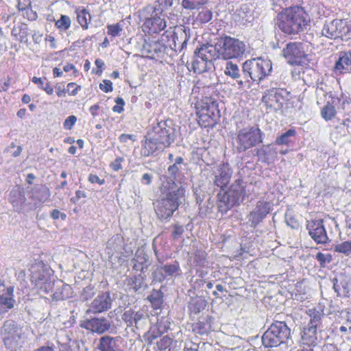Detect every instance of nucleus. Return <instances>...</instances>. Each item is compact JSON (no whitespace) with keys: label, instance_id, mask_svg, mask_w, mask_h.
<instances>
[{"label":"nucleus","instance_id":"680f3d73","mask_svg":"<svg viewBox=\"0 0 351 351\" xmlns=\"http://www.w3.org/2000/svg\"><path fill=\"white\" fill-rule=\"evenodd\" d=\"M116 105L112 107V111L117 113H121L123 110V106L125 105V101L121 97H117L115 99Z\"/></svg>","mask_w":351,"mask_h":351},{"label":"nucleus","instance_id":"c85d7f7f","mask_svg":"<svg viewBox=\"0 0 351 351\" xmlns=\"http://www.w3.org/2000/svg\"><path fill=\"white\" fill-rule=\"evenodd\" d=\"M9 200L16 211L21 212L26 202L24 191L19 188L12 189L10 193Z\"/></svg>","mask_w":351,"mask_h":351},{"label":"nucleus","instance_id":"7ed1b4c3","mask_svg":"<svg viewBox=\"0 0 351 351\" xmlns=\"http://www.w3.org/2000/svg\"><path fill=\"white\" fill-rule=\"evenodd\" d=\"M278 27L285 34H297L308 25L303 10L299 7L285 9L278 14Z\"/></svg>","mask_w":351,"mask_h":351},{"label":"nucleus","instance_id":"9d476101","mask_svg":"<svg viewBox=\"0 0 351 351\" xmlns=\"http://www.w3.org/2000/svg\"><path fill=\"white\" fill-rule=\"evenodd\" d=\"M197 105L199 106L198 108H200V111L198 112L199 114V123H200L201 121L204 123L202 125L204 127L209 125L210 121L217 123L220 117V111L217 101L206 97Z\"/></svg>","mask_w":351,"mask_h":351},{"label":"nucleus","instance_id":"6ab92c4d","mask_svg":"<svg viewBox=\"0 0 351 351\" xmlns=\"http://www.w3.org/2000/svg\"><path fill=\"white\" fill-rule=\"evenodd\" d=\"M333 289L337 296L350 298L351 295V276L341 274L338 278L332 280Z\"/></svg>","mask_w":351,"mask_h":351},{"label":"nucleus","instance_id":"5701e85b","mask_svg":"<svg viewBox=\"0 0 351 351\" xmlns=\"http://www.w3.org/2000/svg\"><path fill=\"white\" fill-rule=\"evenodd\" d=\"M218 48V41L214 45L206 44L197 48L194 52L195 56L213 64V60L221 58Z\"/></svg>","mask_w":351,"mask_h":351},{"label":"nucleus","instance_id":"58836bf2","mask_svg":"<svg viewBox=\"0 0 351 351\" xmlns=\"http://www.w3.org/2000/svg\"><path fill=\"white\" fill-rule=\"evenodd\" d=\"M77 19L83 29L88 28V23L91 21V16L89 12L86 9L76 10Z\"/></svg>","mask_w":351,"mask_h":351},{"label":"nucleus","instance_id":"473e14b6","mask_svg":"<svg viewBox=\"0 0 351 351\" xmlns=\"http://www.w3.org/2000/svg\"><path fill=\"white\" fill-rule=\"evenodd\" d=\"M1 333L3 337L5 336H14L16 335H21V328L12 320H7L4 322Z\"/></svg>","mask_w":351,"mask_h":351},{"label":"nucleus","instance_id":"0e129e2a","mask_svg":"<svg viewBox=\"0 0 351 351\" xmlns=\"http://www.w3.org/2000/svg\"><path fill=\"white\" fill-rule=\"evenodd\" d=\"M77 121V117L74 115H71L69 117H68L64 123H63V125H64V129L66 130H71L73 127V125L75 124Z\"/></svg>","mask_w":351,"mask_h":351},{"label":"nucleus","instance_id":"cd10ccee","mask_svg":"<svg viewBox=\"0 0 351 351\" xmlns=\"http://www.w3.org/2000/svg\"><path fill=\"white\" fill-rule=\"evenodd\" d=\"M165 16L147 19L143 25L144 32L149 34H157L163 30L166 26Z\"/></svg>","mask_w":351,"mask_h":351},{"label":"nucleus","instance_id":"6e6d98bb","mask_svg":"<svg viewBox=\"0 0 351 351\" xmlns=\"http://www.w3.org/2000/svg\"><path fill=\"white\" fill-rule=\"evenodd\" d=\"M134 311L132 310L125 311L122 315L123 321L127 324L128 327L132 328V331H134Z\"/></svg>","mask_w":351,"mask_h":351},{"label":"nucleus","instance_id":"a211bd4d","mask_svg":"<svg viewBox=\"0 0 351 351\" xmlns=\"http://www.w3.org/2000/svg\"><path fill=\"white\" fill-rule=\"evenodd\" d=\"M224 74L235 81L239 88H243L246 86L245 69H241L239 66L232 61H227L224 67Z\"/></svg>","mask_w":351,"mask_h":351},{"label":"nucleus","instance_id":"7c9ffc66","mask_svg":"<svg viewBox=\"0 0 351 351\" xmlns=\"http://www.w3.org/2000/svg\"><path fill=\"white\" fill-rule=\"evenodd\" d=\"M317 328L312 326H305L303 328L302 334V342L304 345L308 346L307 348L315 346L318 343Z\"/></svg>","mask_w":351,"mask_h":351},{"label":"nucleus","instance_id":"bf43d9fd","mask_svg":"<svg viewBox=\"0 0 351 351\" xmlns=\"http://www.w3.org/2000/svg\"><path fill=\"white\" fill-rule=\"evenodd\" d=\"M172 343V339L168 336H165L157 341L156 345L160 350H166Z\"/></svg>","mask_w":351,"mask_h":351},{"label":"nucleus","instance_id":"f8f14e48","mask_svg":"<svg viewBox=\"0 0 351 351\" xmlns=\"http://www.w3.org/2000/svg\"><path fill=\"white\" fill-rule=\"evenodd\" d=\"M272 210L271 202L264 200L258 201L254 210L247 217L250 227L256 228Z\"/></svg>","mask_w":351,"mask_h":351},{"label":"nucleus","instance_id":"774afa93","mask_svg":"<svg viewBox=\"0 0 351 351\" xmlns=\"http://www.w3.org/2000/svg\"><path fill=\"white\" fill-rule=\"evenodd\" d=\"M81 89V87L80 86L76 85L73 82H70L67 84V93L70 95H75L77 94L78 91Z\"/></svg>","mask_w":351,"mask_h":351},{"label":"nucleus","instance_id":"f704fd0d","mask_svg":"<svg viewBox=\"0 0 351 351\" xmlns=\"http://www.w3.org/2000/svg\"><path fill=\"white\" fill-rule=\"evenodd\" d=\"M12 35L19 37L18 40L21 43H27L28 40V28L25 23H19L14 25L12 29Z\"/></svg>","mask_w":351,"mask_h":351},{"label":"nucleus","instance_id":"603ef678","mask_svg":"<svg viewBox=\"0 0 351 351\" xmlns=\"http://www.w3.org/2000/svg\"><path fill=\"white\" fill-rule=\"evenodd\" d=\"M336 111L335 107L329 104L324 106L322 109V117L326 121L332 119L335 115Z\"/></svg>","mask_w":351,"mask_h":351},{"label":"nucleus","instance_id":"a18cd8bd","mask_svg":"<svg viewBox=\"0 0 351 351\" xmlns=\"http://www.w3.org/2000/svg\"><path fill=\"white\" fill-rule=\"evenodd\" d=\"M21 335H14V336H5L3 337V341L5 347L13 351L15 350L19 345Z\"/></svg>","mask_w":351,"mask_h":351},{"label":"nucleus","instance_id":"37998d69","mask_svg":"<svg viewBox=\"0 0 351 351\" xmlns=\"http://www.w3.org/2000/svg\"><path fill=\"white\" fill-rule=\"evenodd\" d=\"M132 261L138 263L141 265V271H143L145 268L147 269L148 264V256L146 254L143 249L138 248L135 253Z\"/></svg>","mask_w":351,"mask_h":351},{"label":"nucleus","instance_id":"2eb2a0df","mask_svg":"<svg viewBox=\"0 0 351 351\" xmlns=\"http://www.w3.org/2000/svg\"><path fill=\"white\" fill-rule=\"evenodd\" d=\"M306 229L311 239L317 244H326L330 241L322 219L307 221Z\"/></svg>","mask_w":351,"mask_h":351},{"label":"nucleus","instance_id":"1a4fd4ad","mask_svg":"<svg viewBox=\"0 0 351 351\" xmlns=\"http://www.w3.org/2000/svg\"><path fill=\"white\" fill-rule=\"evenodd\" d=\"M265 134L256 126L245 128L237 133L235 142L236 148L239 152H245L247 149L261 143Z\"/></svg>","mask_w":351,"mask_h":351},{"label":"nucleus","instance_id":"20e7f679","mask_svg":"<svg viewBox=\"0 0 351 351\" xmlns=\"http://www.w3.org/2000/svg\"><path fill=\"white\" fill-rule=\"evenodd\" d=\"M245 196V186L243 180L238 179L230 185L228 191H220L217 194L218 210L226 213L234 206L239 205Z\"/></svg>","mask_w":351,"mask_h":351},{"label":"nucleus","instance_id":"72a5a7b5","mask_svg":"<svg viewBox=\"0 0 351 351\" xmlns=\"http://www.w3.org/2000/svg\"><path fill=\"white\" fill-rule=\"evenodd\" d=\"M116 339L110 336H104L100 338L98 349L101 351H119L117 348Z\"/></svg>","mask_w":351,"mask_h":351},{"label":"nucleus","instance_id":"de8ad7c7","mask_svg":"<svg viewBox=\"0 0 351 351\" xmlns=\"http://www.w3.org/2000/svg\"><path fill=\"white\" fill-rule=\"evenodd\" d=\"M296 134V132L293 129H289L285 133L282 134L278 136L275 141L276 145H288L291 141V138L294 137Z\"/></svg>","mask_w":351,"mask_h":351},{"label":"nucleus","instance_id":"c03bdc74","mask_svg":"<svg viewBox=\"0 0 351 351\" xmlns=\"http://www.w3.org/2000/svg\"><path fill=\"white\" fill-rule=\"evenodd\" d=\"M128 285L135 292H141L146 287L144 280L141 275L134 276L128 279Z\"/></svg>","mask_w":351,"mask_h":351},{"label":"nucleus","instance_id":"052dcab7","mask_svg":"<svg viewBox=\"0 0 351 351\" xmlns=\"http://www.w3.org/2000/svg\"><path fill=\"white\" fill-rule=\"evenodd\" d=\"M172 4V0H157L153 5L156 8H160L162 10V14L167 10L168 7H170Z\"/></svg>","mask_w":351,"mask_h":351},{"label":"nucleus","instance_id":"412c9836","mask_svg":"<svg viewBox=\"0 0 351 351\" xmlns=\"http://www.w3.org/2000/svg\"><path fill=\"white\" fill-rule=\"evenodd\" d=\"M112 299L109 292L98 295L91 302L86 313H98L106 311L111 308Z\"/></svg>","mask_w":351,"mask_h":351},{"label":"nucleus","instance_id":"4c0bfd02","mask_svg":"<svg viewBox=\"0 0 351 351\" xmlns=\"http://www.w3.org/2000/svg\"><path fill=\"white\" fill-rule=\"evenodd\" d=\"M308 314L310 317V320L307 324L308 326H312L313 328H319L322 324V319L324 317V314L315 309H309Z\"/></svg>","mask_w":351,"mask_h":351},{"label":"nucleus","instance_id":"423d86ee","mask_svg":"<svg viewBox=\"0 0 351 351\" xmlns=\"http://www.w3.org/2000/svg\"><path fill=\"white\" fill-rule=\"evenodd\" d=\"M245 71L246 86H250L251 81L259 83L268 76L272 71V64L267 58H253L243 63Z\"/></svg>","mask_w":351,"mask_h":351},{"label":"nucleus","instance_id":"79ce46f5","mask_svg":"<svg viewBox=\"0 0 351 351\" xmlns=\"http://www.w3.org/2000/svg\"><path fill=\"white\" fill-rule=\"evenodd\" d=\"M208 3V0H182L181 5L187 10H199Z\"/></svg>","mask_w":351,"mask_h":351},{"label":"nucleus","instance_id":"2f4dec72","mask_svg":"<svg viewBox=\"0 0 351 351\" xmlns=\"http://www.w3.org/2000/svg\"><path fill=\"white\" fill-rule=\"evenodd\" d=\"M123 238L117 234L112 237L106 243V253L112 256L115 253H121L123 249Z\"/></svg>","mask_w":351,"mask_h":351},{"label":"nucleus","instance_id":"69168bd1","mask_svg":"<svg viewBox=\"0 0 351 351\" xmlns=\"http://www.w3.org/2000/svg\"><path fill=\"white\" fill-rule=\"evenodd\" d=\"M99 88L104 93L112 92L113 90L112 83L110 80H103V83H101L99 84Z\"/></svg>","mask_w":351,"mask_h":351},{"label":"nucleus","instance_id":"338daca9","mask_svg":"<svg viewBox=\"0 0 351 351\" xmlns=\"http://www.w3.org/2000/svg\"><path fill=\"white\" fill-rule=\"evenodd\" d=\"M184 231V228L183 226L176 224L173 226V231L172 232V236L174 239H178Z\"/></svg>","mask_w":351,"mask_h":351},{"label":"nucleus","instance_id":"ddd939ff","mask_svg":"<svg viewBox=\"0 0 351 351\" xmlns=\"http://www.w3.org/2000/svg\"><path fill=\"white\" fill-rule=\"evenodd\" d=\"M160 264L156 266L152 273L153 280L162 282L167 278H171L178 275L180 272V264L175 261L172 263H162L158 259Z\"/></svg>","mask_w":351,"mask_h":351},{"label":"nucleus","instance_id":"b1692460","mask_svg":"<svg viewBox=\"0 0 351 351\" xmlns=\"http://www.w3.org/2000/svg\"><path fill=\"white\" fill-rule=\"evenodd\" d=\"M167 47L158 41L145 40L142 47V52L150 58L162 57Z\"/></svg>","mask_w":351,"mask_h":351},{"label":"nucleus","instance_id":"3c124183","mask_svg":"<svg viewBox=\"0 0 351 351\" xmlns=\"http://www.w3.org/2000/svg\"><path fill=\"white\" fill-rule=\"evenodd\" d=\"M213 19V12L210 10H202L197 15L196 22L203 24L210 21Z\"/></svg>","mask_w":351,"mask_h":351},{"label":"nucleus","instance_id":"e433bc0d","mask_svg":"<svg viewBox=\"0 0 351 351\" xmlns=\"http://www.w3.org/2000/svg\"><path fill=\"white\" fill-rule=\"evenodd\" d=\"M147 300L154 310L161 309L163 303V293L160 290L153 289L147 297Z\"/></svg>","mask_w":351,"mask_h":351},{"label":"nucleus","instance_id":"49530a36","mask_svg":"<svg viewBox=\"0 0 351 351\" xmlns=\"http://www.w3.org/2000/svg\"><path fill=\"white\" fill-rule=\"evenodd\" d=\"M32 82L37 84L38 88L45 90L48 95H52L53 93V87L49 84L45 78L34 77Z\"/></svg>","mask_w":351,"mask_h":351},{"label":"nucleus","instance_id":"6e6552de","mask_svg":"<svg viewBox=\"0 0 351 351\" xmlns=\"http://www.w3.org/2000/svg\"><path fill=\"white\" fill-rule=\"evenodd\" d=\"M217 49L221 58L228 60L241 58L246 50V45L237 38L226 36L218 39Z\"/></svg>","mask_w":351,"mask_h":351},{"label":"nucleus","instance_id":"f03ea898","mask_svg":"<svg viewBox=\"0 0 351 351\" xmlns=\"http://www.w3.org/2000/svg\"><path fill=\"white\" fill-rule=\"evenodd\" d=\"M184 196V189L173 183L169 191H164L162 195L154 203L158 217L160 219L170 218L182 203Z\"/></svg>","mask_w":351,"mask_h":351},{"label":"nucleus","instance_id":"a19ab883","mask_svg":"<svg viewBox=\"0 0 351 351\" xmlns=\"http://www.w3.org/2000/svg\"><path fill=\"white\" fill-rule=\"evenodd\" d=\"M213 65L208 61L202 60L195 56V60L193 62L192 66L195 73H202L206 71Z\"/></svg>","mask_w":351,"mask_h":351},{"label":"nucleus","instance_id":"c9c22d12","mask_svg":"<svg viewBox=\"0 0 351 351\" xmlns=\"http://www.w3.org/2000/svg\"><path fill=\"white\" fill-rule=\"evenodd\" d=\"M141 16L144 19L145 21L147 19L160 17L161 16H165V14H162V9L156 8L152 5H149L141 11Z\"/></svg>","mask_w":351,"mask_h":351},{"label":"nucleus","instance_id":"5fc2aeb1","mask_svg":"<svg viewBox=\"0 0 351 351\" xmlns=\"http://www.w3.org/2000/svg\"><path fill=\"white\" fill-rule=\"evenodd\" d=\"M71 24V19L67 15H61L60 19L56 22V27L61 30L68 29Z\"/></svg>","mask_w":351,"mask_h":351},{"label":"nucleus","instance_id":"f3484780","mask_svg":"<svg viewBox=\"0 0 351 351\" xmlns=\"http://www.w3.org/2000/svg\"><path fill=\"white\" fill-rule=\"evenodd\" d=\"M81 327L92 332L103 334L107 332L111 327V322L109 319L101 317L87 319L81 324Z\"/></svg>","mask_w":351,"mask_h":351},{"label":"nucleus","instance_id":"4468645a","mask_svg":"<svg viewBox=\"0 0 351 351\" xmlns=\"http://www.w3.org/2000/svg\"><path fill=\"white\" fill-rule=\"evenodd\" d=\"M283 56L290 64H299L306 57L304 45L300 42L289 43L282 51Z\"/></svg>","mask_w":351,"mask_h":351},{"label":"nucleus","instance_id":"c756f323","mask_svg":"<svg viewBox=\"0 0 351 351\" xmlns=\"http://www.w3.org/2000/svg\"><path fill=\"white\" fill-rule=\"evenodd\" d=\"M53 287H56V290L51 295L53 301L64 300L72 296L73 291L70 285L58 282L57 285L54 284Z\"/></svg>","mask_w":351,"mask_h":351},{"label":"nucleus","instance_id":"39448f33","mask_svg":"<svg viewBox=\"0 0 351 351\" xmlns=\"http://www.w3.org/2000/svg\"><path fill=\"white\" fill-rule=\"evenodd\" d=\"M291 339V329L285 322L274 321L262 336L265 348H276L288 345Z\"/></svg>","mask_w":351,"mask_h":351},{"label":"nucleus","instance_id":"a878e982","mask_svg":"<svg viewBox=\"0 0 351 351\" xmlns=\"http://www.w3.org/2000/svg\"><path fill=\"white\" fill-rule=\"evenodd\" d=\"M232 173V171L228 163L220 165L215 174V185L220 187V191H223L229 183Z\"/></svg>","mask_w":351,"mask_h":351},{"label":"nucleus","instance_id":"9b49d317","mask_svg":"<svg viewBox=\"0 0 351 351\" xmlns=\"http://www.w3.org/2000/svg\"><path fill=\"white\" fill-rule=\"evenodd\" d=\"M284 93L287 94V93L282 89L273 88L267 90L264 93L261 99L267 110H269L270 112L281 110L283 104L287 100L284 96Z\"/></svg>","mask_w":351,"mask_h":351},{"label":"nucleus","instance_id":"ea45409f","mask_svg":"<svg viewBox=\"0 0 351 351\" xmlns=\"http://www.w3.org/2000/svg\"><path fill=\"white\" fill-rule=\"evenodd\" d=\"M149 316L142 311H134V328L143 329L147 322Z\"/></svg>","mask_w":351,"mask_h":351},{"label":"nucleus","instance_id":"13d9d810","mask_svg":"<svg viewBox=\"0 0 351 351\" xmlns=\"http://www.w3.org/2000/svg\"><path fill=\"white\" fill-rule=\"evenodd\" d=\"M316 260L319 262L321 267H324L326 263L332 261V256L330 254H323L318 252L315 256Z\"/></svg>","mask_w":351,"mask_h":351},{"label":"nucleus","instance_id":"4be33fe9","mask_svg":"<svg viewBox=\"0 0 351 351\" xmlns=\"http://www.w3.org/2000/svg\"><path fill=\"white\" fill-rule=\"evenodd\" d=\"M254 152V156L258 157V160L267 165L274 163L278 154L276 148L272 144L264 145L255 149Z\"/></svg>","mask_w":351,"mask_h":351},{"label":"nucleus","instance_id":"e2e57ef3","mask_svg":"<svg viewBox=\"0 0 351 351\" xmlns=\"http://www.w3.org/2000/svg\"><path fill=\"white\" fill-rule=\"evenodd\" d=\"M22 151L21 146H16L14 143H12L8 148L7 152L10 153L13 157L19 156Z\"/></svg>","mask_w":351,"mask_h":351},{"label":"nucleus","instance_id":"aec40b11","mask_svg":"<svg viewBox=\"0 0 351 351\" xmlns=\"http://www.w3.org/2000/svg\"><path fill=\"white\" fill-rule=\"evenodd\" d=\"M346 23L341 19L326 21L322 29V35L328 38H337L342 36Z\"/></svg>","mask_w":351,"mask_h":351},{"label":"nucleus","instance_id":"bb28decb","mask_svg":"<svg viewBox=\"0 0 351 351\" xmlns=\"http://www.w3.org/2000/svg\"><path fill=\"white\" fill-rule=\"evenodd\" d=\"M334 71L335 73H351V51H341L339 53Z\"/></svg>","mask_w":351,"mask_h":351},{"label":"nucleus","instance_id":"393cba45","mask_svg":"<svg viewBox=\"0 0 351 351\" xmlns=\"http://www.w3.org/2000/svg\"><path fill=\"white\" fill-rule=\"evenodd\" d=\"M190 29L186 27H182L177 29L173 34V47L170 45L171 49L176 51L181 52L186 47L187 42L190 38Z\"/></svg>","mask_w":351,"mask_h":351},{"label":"nucleus","instance_id":"8fccbe9b","mask_svg":"<svg viewBox=\"0 0 351 351\" xmlns=\"http://www.w3.org/2000/svg\"><path fill=\"white\" fill-rule=\"evenodd\" d=\"M106 28L108 34L112 37L120 36L121 32L123 31V25L121 23L107 25Z\"/></svg>","mask_w":351,"mask_h":351},{"label":"nucleus","instance_id":"0eeeda50","mask_svg":"<svg viewBox=\"0 0 351 351\" xmlns=\"http://www.w3.org/2000/svg\"><path fill=\"white\" fill-rule=\"evenodd\" d=\"M32 282L40 292L48 293L52 291L54 282L51 279L52 271L43 261H36L29 268Z\"/></svg>","mask_w":351,"mask_h":351},{"label":"nucleus","instance_id":"09e8293b","mask_svg":"<svg viewBox=\"0 0 351 351\" xmlns=\"http://www.w3.org/2000/svg\"><path fill=\"white\" fill-rule=\"evenodd\" d=\"M33 196L39 202H44L49 197L50 192L47 187L41 186L34 191Z\"/></svg>","mask_w":351,"mask_h":351},{"label":"nucleus","instance_id":"dca6fc26","mask_svg":"<svg viewBox=\"0 0 351 351\" xmlns=\"http://www.w3.org/2000/svg\"><path fill=\"white\" fill-rule=\"evenodd\" d=\"M15 303L14 287L0 280V315L13 308Z\"/></svg>","mask_w":351,"mask_h":351},{"label":"nucleus","instance_id":"864d4df0","mask_svg":"<svg viewBox=\"0 0 351 351\" xmlns=\"http://www.w3.org/2000/svg\"><path fill=\"white\" fill-rule=\"evenodd\" d=\"M335 251L346 255L351 254V241H347L339 243L335 246Z\"/></svg>","mask_w":351,"mask_h":351},{"label":"nucleus","instance_id":"f257e3e1","mask_svg":"<svg viewBox=\"0 0 351 351\" xmlns=\"http://www.w3.org/2000/svg\"><path fill=\"white\" fill-rule=\"evenodd\" d=\"M176 137V130L171 121H161L153 124L145 136L141 154L145 157L157 156L169 147Z\"/></svg>","mask_w":351,"mask_h":351},{"label":"nucleus","instance_id":"4d7b16f0","mask_svg":"<svg viewBox=\"0 0 351 351\" xmlns=\"http://www.w3.org/2000/svg\"><path fill=\"white\" fill-rule=\"evenodd\" d=\"M95 294V291L94 287L88 285L84 288L81 294V298L83 301H86L91 299Z\"/></svg>","mask_w":351,"mask_h":351}]
</instances>
